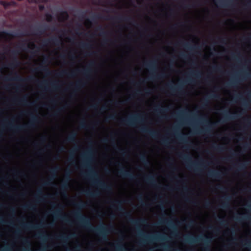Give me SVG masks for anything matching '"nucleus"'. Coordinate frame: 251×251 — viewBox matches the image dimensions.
Masks as SVG:
<instances>
[{
    "label": "nucleus",
    "instance_id": "f257e3e1",
    "mask_svg": "<svg viewBox=\"0 0 251 251\" xmlns=\"http://www.w3.org/2000/svg\"><path fill=\"white\" fill-rule=\"evenodd\" d=\"M74 205L77 208V210L73 212L74 217L78 222L79 225L88 230L97 234L100 237V240L102 242L108 240L107 236L113 228L112 226H106L103 224H101L97 227L94 226L90 219L83 215L81 212V209L87 206V203L80 201Z\"/></svg>",
    "mask_w": 251,
    "mask_h": 251
},
{
    "label": "nucleus",
    "instance_id": "f03ea898",
    "mask_svg": "<svg viewBox=\"0 0 251 251\" xmlns=\"http://www.w3.org/2000/svg\"><path fill=\"white\" fill-rule=\"evenodd\" d=\"M112 207L116 208L118 211L122 212L123 216L125 217L133 226H135L139 229V235L142 237V242L146 243L147 242H152L153 240L164 241L166 239L164 236L161 234H157L154 236H150L145 234L141 230H139L140 225H143L147 224V221L145 219H134L131 217V213L125 210L123 208V202L122 201L116 200L111 202Z\"/></svg>",
    "mask_w": 251,
    "mask_h": 251
},
{
    "label": "nucleus",
    "instance_id": "7ed1b4c3",
    "mask_svg": "<svg viewBox=\"0 0 251 251\" xmlns=\"http://www.w3.org/2000/svg\"><path fill=\"white\" fill-rule=\"evenodd\" d=\"M84 156L86 158V162L84 164V166L87 167L88 170V173L84 174L86 178L89 179L92 184L100 189L107 192L111 191L112 189L111 185L100 180L98 173L89 165V163L93 158L92 152L90 151H87L84 154Z\"/></svg>",
    "mask_w": 251,
    "mask_h": 251
},
{
    "label": "nucleus",
    "instance_id": "20e7f679",
    "mask_svg": "<svg viewBox=\"0 0 251 251\" xmlns=\"http://www.w3.org/2000/svg\"><path fill=\"white\" fill-rule=\"evenodd\" d=\"M180 157L185 162L188 169H194L196 172H201L200 168L204 167L205 163L203 159L201 160L200 162L193 161L191 156L187 154H181Z\"/></svg>",
    "mask_w": 251,
    "mask_h": 251
},
{
    "label": "nucleus",
    "instance_id": "39448f33",
    "mask_svg": "<svg viewBox=\"0 0 251 251\" xmlns=\"http://www.w3.org/2000/svg\"><path fill=\"white\" fill-rule=\"evenodd\" d=\"M183 240L185 242L188 243H195L203 241L205 246H208V244L211 242V238L207 236L195 237L191 235H186L184 237Z\"/></svg>",
    "mask_w": 251,
    "mask_h": 251
},
{
    "label": "nucleus",
    "instance_id": "423d86ee",
    "mask_svg": "<svg viewBox=\"0 0 251 251\" xmlns=\"http://www.w3.org/2000/svg\"><path fill=\"white\" fill-rule=\"evenodd\" d=\"M52 214L55 218H58L66 223L69 224L72 223V222L69 219L67 215L63 214L62 206L60 204H57V208L52 211Z\"/></svg>",
    "mask_w": 251,
    "mask_h": 251
},
{
    "label": "nucleus",
    "instance_id": "0eeeda50",
    "mask_svg": "<svg viewBox=\"0 0 251 251\" xmlns=\"http://www.w3.org/2000/svg\"><path fill=\"white\" fill-rule=\"evenodd\" d=\"M70 174V171H69L67 173H66L65 176V180L63 181L60 187L61 193L64 196H67L66 191L69 187L68 183L71 179Z\"/></svg>",
    "mask_w": 251,
    "mask_h": 251
},
{
    "label": "nucleus",
    "instance_id": "6e6552de",
    "mask_svg": "<svg viewBox=\"0 0 251 251\" xmlns=\"http://www.w3.org/2000/svg\"><path fill=\"white\" fill-rule=\"evenodd\" d=\"M58 167H56L50 169V172L51 174V176L47 180L44 181L42 185L43 186H51L53 184L52 181L56 176V173L58 171Z\"/></svg>",
    "mask_w": 251,
    "mask_h": 251
},
{
    "label": "nucleus",
    "instance_id": "1a4fd4ad",
    "mask_svg": "<svg viewBox=\"0 0 251 251\" xmlns=\"http://www.w3.org/2000/svg\"><path fill=\"white\" fill-rule=\"evenodd\" d=\"M118 173L123 178H128L131 180H134L136 178V176L131 171L126 170L124 168H121Z\"/></svg>",
    "mask_w": 251,
    "mask_h": 251
},
{
    "label": "nucleus",
    "instance_id": "9d476101",
    "mask_svg": "<svg viewBox=\"0 0 251 251\" xmlns=\"http://www.w3.org/2000/svg\"><path fill=\"white\" fill-rule=\"evenodd\" d=\"M158 224H165L167 225L173 229V231L172 232V234L173 235H177V230L175 226V224L173 223L172 220H168L166 219L161 220Z\"/></svg>",
    "mask_w": 251,
    "mask_h": 251
},
{
    "label": "nucleus",
    "instance_id": "9b49d317",
    "mask_svg": "<svg viewBox=\"0 0 251 251\" xmlns=\"http://www.w3.org/2000/svg\"><path fill=\"white\" fill-rule=\"evenodd\" d=\"M20 226L22 228L27 230L38 229L43 227L42 224L32 225L25 223H21Z\"/></svg>",
    "mask_w": 251,
    "mask_h": 251
},
{
    "label": "nucleus",
    "instance_id": "f8f14e48",
    "mask_svg": "<svg viewBox=\"0 0 251 251\" xmlns=\"http://www.w3.org/2000/svg\"><path fill=\"white\" fill-rule=\"evenodd\" d=\"M144 180L148 184L157 188L160 187V184L157 185L155 177L153 175H147L144 177Z\"/></svg>",
    "mask_w": 251,
    "mask_h": 251
},
{
    "label": "nucleus",
    "instance_id": "ddd939ff",
    "mask_svg": "<svg viewBox=\"0 0 251 251\" xmlns=\"http://www.w3.org/2000/svg\"><path fill=\"white\" fill-rule=\"evenodd\" d=\"M35 197L36 201L38 203L44 201L46 198L47 197L51 198V195H43L42 191L41 189H38Z\"/></svg>",
    "mask_w": 251,
    "mask_h": 251
},
{
    "label": "nucleus",
    "instance_id": "4468645a",
    "mask_svg": "<svg viewBox=\"0 0 251 251\" xmlns=\"http://www.w3.org/2000/svg\"><path fill=\"white\" fill-rule=\"evenodd\" d=\"M81 193L83 195L87 196V197L91 198H96L100 195V193L99 191H95V192H92L90 190H83Z\"/></svg>",
    "mask_w": 251,
    "mask_h": 251
},
{
    "label": "nucleus",
    "instance_id": "2eb2a0df",
    "mask_svg": "<svg viewBox=\"0 0 251 251\" xmlns=\"http://www.w3.org/2000/svg\"><path fill=\"white\" fill-rule=\"evenodd\" d=\"M222 174L218 171L210 170L208 172V176L215 178H220L222 177Z\"/></svg>",
    "mask_w": 251,
    "mask_h": 251
},
{
    "label": "nucleus",
    "instance_id": "dca6fc26",
    "mask_svg": "<svg viewBox=\"0 0 251 251\" xmlns=\"http://www.w3.org/2000/svg\"><path fill=\"white\" fill-rule=\"evenodd\" d=\"M68 14L66 11L60 12L58 16V21L60 22H64L68 18Z\"/></svg>",
    "mask_w": 251,
    "mask_h": 251
},
{
    "label": "nucleus",
    "instance_id": "f3484780",
    "mask_svg": "<svg viewBox=\"0 0 251 251\" xmlns=\"http://www.w3.org/2000/svg\"><path fill=\"white\" fill-rule=\"evenodd\" d=\"M74 236V234H71L68 236H66L65 235H61L58 236L57 237V238L58 239L64 242V243H66Z\"/></svg>",
    "mask_w": 251,
    "mask_h": 251
},
{
    "label": "nucleus",
    "instance_id": "a211bd4d",
    "mask_svg": "<svg viewBox=\"0 0 251 251\" xmlns=\"http://www.w3.org/2000/svg\"><path fill=\"white\" fill-rule=\"evenodd\" d=\"M36 235L43 241H46L49 238V236L45 232H38Z\"/></svg>",
    "mask_w": 251,
    "mask_h": 251
},
{
    "label": "nucleus",
    "instance_id": "6ab92c4d",
    "mask_svg": "<svg viewBox=\"0 0 251 251\" xmlns=\"http://www.w3.org/2000/svg\"><path fill=\"white\" fill-rule=\"evenodd\" d=\"M224 202L221 204V207L227 209L229 207V201H230V198L229 197H223Z\"/></svg>",
    "mask_w": 251,
    "mask_h": 251
},
{
    "label": "nucleus",
    "instance_id": "aec40b11",
    "mask_svg": "<svg viewBox=\"0 0 251 251\" xmlns=\"http://www.w3.org/2000/svg\"><path fill=\"white\" fill-rule=\"evenodd\" d=\"M140 159L141 161L146 165L150 164V161L148 157L145 153H142L140 155Z\"/></svg>",
    "mask_w": 251,
    "mask_h": 251
},
{
    "label": "nucleus",
    "instance_id": "412c9836",
    "mask_svg": "<svg viewBox=\"0 0 251 251\" xmlns=\"http://www.w3.org/2000/svg\"><path fill=\"white\" fill-rule=\"evenodd\" d=\"M23 208L25 210H29L31 211H34L36 209V206L35 205L32 203H28L24 205L23 206Z\"/></svg>",
    "mask_w": 251,
    "mask_h": 251
},
{
    "label": "nucleus",
    "instance_id": "4be33fe9",
    "mask_svg": "<svg viewBox=\"0 0 251 251\" xmlns=\"http://www.w3.org/2000/svg\"><path fill=\"white\" fill-rule=\"evenodd\" d=\"M237 167L238 170L241 171L245 169L246 168L247 165L245 163H240L237 164Z\"/></svg>",
    "mask_w": 251,
    "mask_h": 251
},
{
    "label": "nucleus",
    "instance_id": "5701e85b",
    "mask_svg": "<svg viewBox=\"0 0 251 251\" xmlns=\"http://www.w3.org/2000/svg\"><path fill=\"white\" fill-rule=\"evenodd\" d=\"M5 34L3 32H0V42H2L5 40Z\"/></svg>",
    "mask_w": 251,
    "mask_h": 251
},
{
    "label": "nucleus",
    "instance_id": "b1692460",
    "mask_svg": "<svg viewBox=\"0 0 251 251\" xmlns=\"http://www.w3.org/2000/svg\"><path fill=\"white\" fill-rule=\"evenodd\" d=\"M218 220L220 221V223L222 225H224L226 223V221L224 220L223 217L221 216L218 217Z\"/></svg>",
    "mask_w": 251,
    "mask_h": 251
},
{
    "label": "nucleus",
    "instance_id": "393cba45",
    "mask_svg": "<svg viewBox=\"0 0 251 251\" xmlns=\"http://www.w3.org/2000/svg\"><path fill=\"white\" fill-rule=\"evenodd\" d=\"M35 47L36 45L33 42H30L28 45V48L30 49L33 50L35 48Z\"/></svg>",
    "mask_w": 251,
    "mask_h": 251
},
{
    "label": "nucleus",
    "instance_id": "a878e982",
    "mask_svg": "<svg viewBox=\"0 0 251 251\" xmlns=\"http://www.w3.org/2000/svg\"><path fill=\"white\" fill-rule=\"evenodd\" d=\"M46 247L43 248L42 249L37 250H31L29 249H26L24 250V251H45L46 250Z\"/></svg>",
    "mask_w": 251,
    "mask_h": 251
},
{
    "label": "nucleus",
    "instance_id": "bb28decb",
    "mask_svg": "<svg viewBox=\"0 0 251 251\" xmlns=\"http://www.w3.org/2000/svg\"><path fill=\"white\" fill-rule=\"evenodd\" d=\"M195 223V222L193 220H190L189 223L187 224V226L188 227H191Z\"/></svg>",
    "mask_w": 251,
    "mask_h": 251
},
{
    "label": "nucleus",
    "instance_id": "cd10ccee",
    "mask_svg": "<svg viewBox=\"0 0 251 251\" xmlns=\"http://www.w3.org/2000/svg\"><path fill=\"white\" fill-rule=\"evenodd\" d=\"M205 117H206L207 118V121L208 123V124L210 125V126H212L213 125H214L215 124L214 122H213L211 121V120L208 118V115H205Z\"/></svg>",
    "mask_w": 251,
    "mask_h": 251
},
{
    "label": "nucleus",
    "instance_id": "c85d7f7f",
    "mask_svg": "<svg viewBox=\"0 0 251 251\" xmlns=\"http://www.w3.org/2000/svg\"><path fill=\"white\" fill-rule=\"evenodd\" d=\"M162 246L163 247L164 250L165 251H167L168 249L171 248V247L167 244H163Z\"/></svg>",
    "mask_w": 251,
    "mask_h": 251
},
{
    "label": "nucleus",
    "instance_id": "c756f323",
    "mask_svg": "<svg viewBox=\"0 0 251 251\" xmlns=\"http://www.w3.org/2000/svg\"><path fill=\"white\" fill-rule=\"evenodd\" d=\"M239 126V124L236 123L233 125H232L230 128L233 130H236L237 129V127Z\"/></svg>",
    "mask_w": 251,
    "mask_h": 251
},
{
    "label": "nucleus",
    "instance_id": "7c9ffc66",
    "mask_svg": "<svg viewBox=\"0 0 251 251\" xmlns=\"http://www.w3.org/2000/svg\"><path fill=\"white\" fill-rule=\"evenodd\" d=\"M14 175L16 176H22L24 175V173L22 172L16 171L14 173Z\"/></svg>",
    "mask_w": 251,
    "mask_h": 251
},
{
    "label": "nucleus",
    "instance_id": "2f4dec72",
    "mask_svg": "<svg viewBox=\"0 0 251 251\" xmlns=\"http://www.w3.org/2000/svg\"><path fill=\"white\" fill-rule=\"evenodd\" d=\"M244 245L248 247H251V241H247L245 244Z\"/></svg>",
    "mask_w": 251,
    "mask_h": 251
},
{
    "label": "nucleus",
    "instance_id": "473e14b6",
    "mask_svg": "<svg viewBox=\"0 0 251 251\" xmlns=\"http://www.w3.org/2000/svg\"><path fill=\"white\" fill-rule=\"evenodd\" d=\"M23 242L25 244H27L28 245H30V243H29V241L27 239H26V238H23Z\"/></svg>",
    "mask_w": 251,
    "mask_h": 251
},
{
    "label": "nucleus",
    "instance_id": "72a5a7b5",
    "mask_svg": "<svg viewBox=\"0 0 251 251\" xmlns=\"http://www.w3.org/2000/svg\"><path fill=\"white\" fill-rule=\"evenodd\" d=\"M186 201H187V202H189L190 203H193L194 204H195L197 203V202L196 201H191L190 199H189L188 198L186 199Z\"/></svg>",
    "mask_w": 251,
    "mask_h": 251
},
{
    "label": "nucleus",
    "instance_id": "f704fd0d",
    "mask_svg": "<svg viewBox=\"0 0 251 251\" xmlns=\"http://www.w3.org/2000/svg\"><path fill=\"white\" fill-rule=\"evenodd\" d=\"M29 126H32L35 127L36 126V124L34 121H31L29 124Z\"/></svg>",
    "mask_w": 251,
    "mask_h": 251
},
{
    "label": "nucleus",
    "instance_id": "c9c22d12",
    "mask_svg": "<svg viewBox=\"0 0 251 251\" xmlns=\"http://www.w3.org/2000/svg\"><path fill=\"white\" fill-rule=\"evenodd\" d=\"M210 204L211 203L209 201H206L204 202V206L206 207L209 206Z\"/></svg>",
    "mask_w": 251,
    "mask_h": 251
},
{
    "label": "nucleus",
    "instance_id": "e433bc0d",
    "mask_svg": "<svg viewBox=\"0 0 251 251\" xmlns=\"http://www.w3.org/2000/svg\"><path fill=\"white\" fill-rule=\"evenodd\" d=\"M163 189H165V190H172V187L169 186H168V185L165 186L163 187Z\"/></svg>",
    "mask_w": 251,
    "mask_h": 251
},
{
    "label": "nucleus",
    "instance_id": "4c0bfd02",
    "mask_svg": "<svg viewBox=\"0 0 251 251\" xmlns=\"http://www.w3.org/2000/svg\"><path fill=\"white\" fill-rule=\"evenodd\" d=\"M235 219L238 221H242L244 220V218L243 217H240L238 216L235 217Z\"/></svg>",
    "mask_w": 251,
    "mask_h": 251
},
{
    "label": "nucleus",
    "instance_id": "58836bf2",
    "mask_svg": "<svg viewBox=\"0 0 251 251\" xmlns=\"http://www.w3.org/2000/svg\"><path fill=\"white\" fill-rule=\"evenodd\" d=\"M6 221L2 217H0V224H5Z\"/></svg>",
    "mask_w": 251,
    "mask_h": 251
},
{
    "label": "nucleus",
    "instance_id": "ea45409f",
    "mask_svg": "<svg viewBox=\"0 0 251 251\" xmlns=\"http://www.w3.org/2000/svg\"><path fill=\"white\" fill-rule=\"evenodd\" d=\"M42 0H28L29 2H39L41 1Z\"/></svg>",
    "mask_w": 251,
    "mask_h": 251
},
{
    "label": "nucleus",
    "instance_id": "a19ab883",
    "mask_svg": "<svg viewBox=\"0 0 251 251\" xmlns=\"http://www.w3.org/2000/svg\"><path fill=\"white\" fill-rule=\"evenodd\" d=\"M51 18H52V17H51V15H47V19L48 21H49V22L51 20Z\"/></svg>",
    "mask_w": 251,
    "mask_h": 251
},
{
    "label": "nucleus",
    "instance_id": "79ce46f5",
    "mask_svg": "<svg viewBox=\"0 0 251 251\" xmlns=\"http://www.w3.org/2000/svg\"><path fill=\"white\" fill-rule=\"evenodd\" d=\"M81 125L82 127H85L86 126V123L85 121H83L81 122Z\"/></svg>",
    "mask_w": 251,
    "mask_h": 251
},
{
    "label": "nucleus",
    "instance_id": "37998d69",
    "mask_svg": "<svg viewBox=\"0 0 251 251\" xmlns=\"http://www.w3.org/2000/svg\"><path fill=\"white\" fill-rule=\"evenodd\" d=\"M123 246L122 245H121L120 244H117V248H118V250H121L122 248H123Z\"/></svg>",
    "mask_w": 251,
    "mask_h": 251
},
{
    "label": "nucleus",
    "instance_id": "c03bdc74",
    "mask_svg": "<svg viewBox=\"0 0 251 251\" xmlns=\"http://www.w3.org/2000/svg\"><path fill=\"white\" fill-rule=\"evenodd\" d=\"M217 189H220L221 190H225L226 188L225 187H222V186H218L216 188Z\"/></svg>",
    "mask_w": 251,
    "mask_h": 251
},
{
    "label": "nucleus",
    "instance_id": "a18cd8bd",
    "mask_svg": "<svg viewBox=\"0 0 251 251\" xmlns=\"http://www.w3.org/2000/svg\"><path fill=\"white\" fill-rule=\"evenodd\" d=\"M183 189L184 191H186V192H187L189 190V189H188V188L187 187V186H184L183 187Z\"/></svg>",
    "mask_w": 251,
    "mask_h": 251
},
{
    "label": "nucleus",
    "instance_id": "49530a36",
    "mask_svg": "<svg viewBox=\"0 0 251 251\" xmlns=\"http://www.w3.org/2000/svg\"><path fill=\"white\" fill-rule=\"evenodd\" d=\"M4 58V55L3 54L0 56V61L3 60Z\"/></svg>",
    "mask_w": 251,
    "mask_h": 251
},
{
    "label": "nucleus",
    "instance_id": "de8ad7c7",
    "mask_svg": "<svg viewBox=\"0 0 251 251\" xmlns=\"http://www.w3.org/2000/svg\"><path fill=\"white\" fill-rule=\"evenodd\" d=\"M0 143H22V142H0Z\"/></svg>",
    "mask_w": 251,
    "mask_h": 251
},
{
    "label": "nucleus",
    "instance_id": "09e8293b",
    "mask_svg": "<svg viewBox=\"0 0 251 251\" xmlns=\"http://www.w3.org/2000/svg\"><path fill=\"white\" fill-rule=\"evenodd\" d=\"M142 206L144 207V206H146L147 205V203L144 201H142Z\"/></svg>",
    "mask_w": 251,
    "mask_h": 251
},
{
    "label": "nucleus",
    "instance_id": "8fccbe9b",
    "mask_svg": "<svg viewBox=\"0 0 251 251\" xmlns=\"http://www.w3.org/2000/svg\"><path fill=\"white\" fill-rule=\"evenodd\" d=\"M4 207V204L0 203V209Z\"/></svg>",
    "mask_w": 251,
    "mask_h": 251
},
{
    "label": "nucleus",
    "instance_id": "3c124183",
    "mask_svg": "<svg viewBox=\"0 0 251 251\" xmlns=\"http://www.w3.org/2000/svg\"><path fill=\"white\" fill-rule=\"evenodd\" d=\"M247 206L249 208H251V204H247Z\"/></svg>",
    "mask_w": 251,
    "mask_h": 251
},
{
    "label": "nucleus",
    "instance_id": "603ef678",
    "mask_svg": "<svg viewBox=\"0 0 251 251\" xmlns=\"http://www.w3.org/2000/svg\"><path fill=\"white\" fill-rule=\"evenodd\" d=\"M139 200H142V196L140 195L138 197Z\"/></svg>",
    "mask_w": 251,
    "mask_h": 251
},
{
    "label": "nucleus",
    "instance_id": "864d4df0",
    "mask_svg": "<svg viewBox=\"0 0 251 251\" xmlns=\"http://www.w3.org/2000/svg\"><path fill=\"white\" fill-rule=\"evenodd\" d=\"M16 234H19L20 233V230L19 229H17L16 231Z\"/></svg>",
    "mask_w": 251,
    "mask_h": 251
},
{
    "label": "nucleus",
    "instance_id": "5fc2aeb1",
    "mask_svg": "<svg viewBox=\"0 0 251 251\" xmlns=\"http://www.w3.org/2000/svg\"><path fill=\"white\" fill-rule=\"evenodd\" d=\"M94 125L95 126V127H96V126H97V125H98V123L95 121V123H94Z\"/></svg>",
    "mask_w": 251,
    "mask_h": 251
},
{
    "label": "nucleus",
    "instance_id": "6e6d98bb",
    "mask_svg": "<svg viewBox=\"0 0 251 251\" xmlns=\"http://www.w3.org/2000/svg\"><path fill=\"white\" fill-rule=\"evenodd\" d=\"M11 211L13 212H15V209L13 208H11Z\"/></svg>",
    "mask_w": 251,
    "mask_h": 251
},
{
    "label": "nucleus",
    "instance_id": "4d7b16f0",
    "mask_svg": "<svg viewBox=\"0 0 251 251\" xmlns=\"http://www.w3.org/2000/svg\"><path fill=\"white\" fill-rule=\"evenodd\" d=\"M232 155L233 156H234V155H236V154H235L234 152H232Z\"/></svg>",
    "mask_w": 251,
    "mask_h": 251
},
{
    "label": "nucleus",
    "instance_id": "13d9d810",
    "mask_svg": "<svg viewBox=\"0 0 251 251\" xmlns=\"http://www.w3.org/2000/svg\"><path fill=\"white\" fill-rule=\"evenodd\" d=\"M229 20H230V21H231V22H232V23H233V22H234V21H233V20H232V19H230Z\"/></svg>",
    "mask_w": 251,
    "mask_h": 251
},
{
    "label": "nucleus",
    "instance_id": "bf43d9fd",
    "mask_svg": "<svg viewBox=\"0 0 251 251\" xmlns=\"http://www.w3.org/2000/svg\"><path fill=\"white\" fill-rule=\"evenodd\" d=\"M205 251H208V249L207 248H205Z\"/></svg>",
    "mask_w": 251,
    "mask_h": 251
},
{
    "label": "nucleus",
    "instance_id": "052dcab7",
    "mask_svg": "<svg viewBox=\"0 0 251 251\" xmlns=\"http://www.w3.org/2000/svg\"><path fill=\"white\" fill-rule=\"evenodd\" d=\"M13 128H14V127H13V126H12V127H11V130H13Z\"/></svg>",
    "mask_w": 251,
    "mask_h": 251
},
{
    "label": "nucleus",
    "instance_id": "680f3d73",
    "mask_svg": "<svg viewBox=\"0 0 251 251\" xmlns=\"http://www.w3.org/2000/svg\"><path fill=\"white\" fill-rule=\"evenodd\" d=\"M55 204L54 203H53V204H52V206H55Z\"/></svg>",
    "mask_w": 251,
    "mask_h": 251
},
{
    "label": "nucleus",
    "instance_id": "e2e57ef3",
    "mask_svg": "<svg viewBox=\"0 0 251 251\" xmlns=\"http://www.w3.org/2000/svg\"><path fill=\"white\" fill-rule=\"evenodd\" d=\"M50 226H52V223H50Z\"/></svg>",
    "mask_w": 251,
    "mask_h": 251
},
{
    "label": "nucleus",
    "instance_id": "0e129e2a",
    "mask_svg": "<svg viewBox=\"0 0 251 251\" xmlns=\"http://www.w3.org/2000/svg\"><path fill=\"white\" fill-rule=\"evenodd\" d=\"M249 69L250 71H251V67H249Z\"/></svg>",
    "mask_w": 251,
    "mask_h": 251
},
{
    "label": "nucleus",
    "instance_id": "69168bd1",
    "mask_svg": "<svg viewBox=\"0 0 251 251\" xmlns=\"http://www.w3.org/2000/svg\"><path fill=\"white\" fill-rule=\"evenodd\" d=\"M24 195V194H21V196H23Z\"/></svg>",
    "mask_w": 251,
    "mask_h": 251
},
{
    "label": "nucleus",
    "instance_id": "338daca9",
    "mask_svg": "<svg viewBox=\"0 0 251 251\" xmlns=\"http://www.w3.org/2000/svg\"><path fill=\"white\" fill-rule=\"evenodd\" d=\"M79 248V247L78 246V247H76L75 248L76 249H78Z\"/></svg>",
    "mask_w": 251,
    "mask_h": 251
},
{
    "label": "nucleus",
    "instance_id": "774afa93",
    "mask_svg": "<svg viewBox=\"0 0 251 251\" xmlns=\"http://www.w3.org/2000/svg\"><path fill=\"white\" fill-rule=\"evenodd\" d=\"M245 190L246 191L248 190V189L247 188H245Z\"/></svg>",
    "mask_w": 251,
    "mask_h": 251
}]
</instances>
